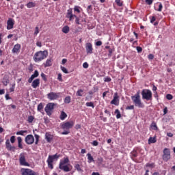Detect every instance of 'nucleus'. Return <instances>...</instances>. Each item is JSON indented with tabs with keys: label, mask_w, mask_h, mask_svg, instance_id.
Wrapping results in <instances>:
<instances>
[{
	"label": "nucleus",
	"mask_w": 175,
	"mask_h": 175,
	"mask_svg": "<svg viewBox=\"0 0 175 175\" xmlns=\"http://www.w3.org/2000/svg\"><path fill=\"white\" fill-rule=\"evenodd\" d=\"M47 57H49V51L47 50L38 51L34 54L33 59L34 62H42Z\"/></svg>",
	"instance_id": "obj_1"
},
{
	"label": "nucleus",
	"mask_w": 175,
	"mask_h": 175,
	"mask_svg": "<svg viewBox=\"0 0 175 175\" xmlns=\"http://www.w3.org/2000/svg\"><path fill=\"white\" fill-rule=\"evenodd\" d=\"M74 126L75 122L73 121L63 122L61 125V129L64 131L62 133V135H69L70 133L69 129H72Z\"/></svg>",
	"instance_id": "obj_2"
},
{
	"label": "nucleus",
	"mask_w": 175,
	"mask_h": 175,
	"mask_svg": "<svg viewBox=\"0 0 175 175\" xmlns=\"http://www.w3.org/2000/svg\"><path fill=\"white\" fill-rule=\"evenodd\" d=\"M131 100L136 107L140 109L144 107V105L142 103V98H140V92L138 91L134 96H131Z\"/></svg>",
	"instance_id": "obj_3"
},
{
	"label": "nucleus",
	"mask_w": 175,
	"mask_h": 175,
	"mask_svg": "<svg viewBox=\"0 0 175 175\" xmlns=\"http://www.w3.org/2000/svg\"><path fill=\"white\" fill-rule=\"evenodd\" d=\"M68 163L69 158L64 157L63 159L60 160L59 164V169H60V170H63V172H66V173H68V172H70V168L69 167V165H68Z\"/></svg>",
	"instance_id": "obj_4"
},
{
	"label": "nucleus",
	"mask_w": 175,
	"mask_h": 175,
	"mask_svg": "<svg viewBox=\"0 0 175 175\" xmlns=\"http://www.w3.org/2000/svg\"><path fill=\"white\" fill-rule=\"evenodd\" d=\"M59 158V155L55 154L54 155H49L48 159L46 160V163H48V167L53 170L54 169V165H53V162H54V159H58Z\"/></svg>",
	"instance_id": "obj_5"
},
{
	"label": "nucleus",
	"mask_w": 175,
	"mask_h": 175,
	"mask_svg": "<svg viewBox=\"0 0 175 175\" xmlns=\"http://www.w3.org/2000/svg\"><path fill=\"white\" fill-rule=\"evenodd\" d=\"M142 99L146 100H152V92L150 90L144 89L142 91Z\"/></svg>",
	"instance_id": "obj_6"
},
{
	"label": "nucleus",
	"mask_w": 175,
	"mask_h": 175,
	"mask_svg": "<svg viewBox=\"0 0 175 175\" xmlns=\"http://www.w3.org/2000/svg\"><path fill=\"white\" fill-rule=\"evenodd\" d=\"M54 106H55V103H49L44 108V111L46 115L49 117L53 114V111H54Z\"/></svg>",
	"instance_id": "obj_7"
},
{
	"label": "nucleus",
	"mask_w": 175,
	"mask_h": 175,
	"mask_svg": "<svg viewBox=\"0 0 175 175\" xmlns=\"http://www.w3.org/2000/svg\"><path fill=\"white\" fill-rule=\"evenodd\" d=\"M22 175H39L38 172H36L29 168H22L21 170Z\"/></svg>",
	"instance_id": "obj_8"
},
{
	"label": "nucleus",
	"mask_w": 175,
	"mask_h": 175,
	"mask_svg": "<svg viewBox=\"0 0 175 175\" xmlns=\"http://www.w3.org/2000/svg\"><path fill=\"white\" fill-rule=\"evenodd\" d=\"M162 158L165 162H167L170 159V158H171L170 149H169L167 148H164V150L163 151Z\"/></svg>",
	"instance_id": "obj_9"
},
{
	"label": "nucleus",
	"mask_w": 175,
	"mask_h": 175,
	"mask_svg": "<svg viewBox=\"0 0 175 175\" xmlns=\"http://www.w3.org/2000/svg\"><path fill=\"white\" fill-rule=\"evenodd\" d=\"M19 163L21 166H28L29 167V164L27 162L25 159V153H21L19 155Z\"/></svg>",
	"instance_id": "obj_10"
},
{
	"label": "nucleus",
	"mask_w": 175,
	"mask_h": 175,
	"mask_svg": "<svg viewBox=\"0 0 175 175\" xmlns=\"http://www.w3.org/2000/svg\"><path fill=\"white\" fill-rule=\"evenodd\" d=\"M59 95H61V93L51 92L47 94V98L49 100H57L59 98Z\"/></svg>",
	"instance_id": "obj_11"
},
{
	"label": "nucleus",
	"mask_w": 175,
	"mask_h": 175,
	"mask_svg": "<svg viewBox=\"0 0 175 175\" xmlns=\"http://www.w3.org/2000/svg\"><path fill=\"white\" fill-rule=\"evenodd\" d=\"M25 142L28 145L33 144L35 143V137L32 135H28L25 137Z\"/></svg>",
	"instance_id": "obj_12"
},
{
	"label": "nucleus",
	"mask_w": 175,
	"mask_h": 175,
	"mask_svg": "<svg viewBox=\"0 0 175 175\" xmlns=\"http://www.w3.org/2000/svg\"><path fill=\"white\" fill-rule=\"evenodd\" d=\"M111 105H114L115 106L120 105V96H118V93H114L113 98L111 101Z\"/></svg>",
	"instance_id": "obj_13"
},
{
	"label": "nucleus",
	"mask_w": 175,
	"mask_h": 175,
	"mask_svg": "<svg viewBox=\"0 0 175 175\" xmlns=\"http://www.w3.org/2000/svg\"><path fill=\"white\" fill-rule=\"evenodd\" d=\"M20 50H21V44H16L12 50V54H20Z\"/></svg>",
	"instance_id": "obj_14"
},
{
	"label": "nucleus",
	"mask_w": 175,
	"mask_h": 175,
	"mask_svg": "<svg viewBox=\"0 0 175 175\" xmlns=\"http://www.w3.org/2000/svg\"><path fill=\"white\" fill-rule=\"evenodd\" d=\"M5 147L8 151H12L13 152L16 151L15 146H12V144H10V141L9 139H7L5 142Z\"/></svg>",
	"instance_id": "obj_15"
},
{
	"label": "nucleus",
	"mask_w": 175,
	"mask_h": 175,
	"mask_svg": "<svg viewBox=\"0 0 175 175\" xmlns=\"http://www.w3.org/2000/svg\"><path fill=\"white\" fill-rule=\"evenodd\" d=\"M85 49L87 54H92L94 53V48L92 47V44L90 42L86 43Z\"/></svg>",
	"instance_id": "obj_16"
},
{
	"label": "nucleus",
	"mask_w": 175,
	"mask_h": 175,
	"mask_svg": "<svg viewBox=\"0 0 175 175\" xmlns=\"http://www.w3.org/2000/svg\"><path fill=\"white\" fill-rule=\"evenodd\" d=\"M53 139H54V136L51 135V133L49 132L45 133V140H46L47 143H51V142H53Z\"/></svg>",
	"instance_id": "obj_17"
},
{
	"label": "nucleus",
	"mask_w": 175,
	"mask_h": 175,
	"mask_svg": "<svg viewBox=\"0 0 175 175\" xmlns=\"http://www.w3.org/2000/svg\"><path fill=\"white\" fill-rule=\"evenodd\" d=\"M14 25V22L13 21V19L9 18L7 21V29L10 30L12 29Z\"/></svg>",
	"instance_id": "obj_18"
},
{
	"label": "nucleus",
	"mask_w": 175,
	"mask_h": 175,
	"mask_svg": "<svg viewBox=\"0 0 175 175\" xmlns=\"http://www.w3.org/2000/svg\"><path fill=\"white\" fill-rule=\"evenodd\" d=\"M39 76V72L38 70H36L34 71V73L29 78L28 83H32L33 81V79H36V77H38Z\"/></svg>",
	"instance_id": "obj_19"
},
{
	"label": "nucleus",
	"mask_w": 175,
	"mask_h": 175,
	"mask_svg": "<svg viewBox=\"0 0 175 175\" xmlns=\"http://www.w3.org/2000/svg\"><path fill=\"white\" fill-rule=\"evenodd\" d=\"M40 85V79H36L32 81L31 87L33 88H38Z\"/></svg>",
	"instance_id": "obj_20"
},
{
	"label": "nucleus",
	"mask_w": 175,
	"mask_h": 175,
	"mask_svg": "<svg viewBox=\"0 0 175 175\" xmlns=\"http://www.w3.org/2000/svg\"><path fill=\"white\" fill-rule=\"evenodd\" d=\"M17 140H18V148H21V150H23V148H24V147L23 146V138H21V137H18Z\"/></svg>",
	"instance_id": "obj_21"
},
{
	"label": "nucleus",
	"mask_w": 175,
	"mask_h": 175,
	"mask_svg": "<svg viewBox=\"0 0 175 175\" xmlns=\"http://www.w3.org/2000/svg\"><path fill=\"white\" fill-rule=\"evenodd\" d=\"M147 167H150V169H154V167H155V163H146L144 166V169H147Z\"/></svg>",
	"instance_id": "obj_22"
},
{
	"label": "nucleus",
	"mask_w": 175,
	"mask_h": 175,
	"mask_svg": "<svg viewBox=\"0 0 175 175\" xmlns=\"http://www.w3.org/2000/svg\"><path fill=\"white\" fill-rule=\"evenodd\" d=\"M51 65H53L51 59H46V62L44 64V68H48L49 66H51Z\"/></svg>",
	"instance_id": "obj_23"
},
{
	"label": "nucleus",
	"mask_w": 175,
	"mask_h": 175,
	"mask_svg": "<svg viewBox=\"0 0 175 175\" xmlns=\"http://www.w3.org/2000/svg\"><path fill=\"white\" fill-rule=\"evenodd\" d=\"M66 117H68V114H66V113H65V111H62L60 113L59 119L62 121H64V120H65V118H66Z\"/></svg>",
	"instance_id": "obj_24"
},
{
	"label": "nucleus",
	"mask_w": 175,
	"mask_h": 175,
	"mask_svg": "<svg viewBox=\"0 0 175 175\" xmlns=\"http://www.w3.org/2000/svg\"><path fill=\"white\" fill-rule=\"evenodd\" d=\"M62 31L63 33H69V31H70V28L69 27V26L66 25L63 27Z\"/></svg>",
	"instance_id": "obj_25"
},
{
	"label": "nucleus",
	"mask_w": 175,
	"mask_h": 175,
	"mask_svg": "<svg viewBox=\"0 0 175 175\" xmlns=\"http://www.w3.org/2000/svg\"><path fill=\"white\" fill-rule=\"evenodd\" d=\"M88 159L89 163H91V162H94V157L91 155V153H88L87 154Z\"/></svg>",
	"instance_id": "obj_26"
},
{
	"label": "nucleus",
	"mask_w": 175,
	"mask_h": 175,
	"mask_svg": "<svg viewBox=\"0 0 175 175\" xmlns=\"http://www.w3.org/2000/svg\"><path fill=\"white\" fill-rule=\"evenodd\" d=\"M154 143H157V139L155 137H150L148 139V144H154Z\"/></svg>",
	"instance_id": "obj_27"
},
{
	"label": "nucleus",
	"mask_w": 175,
	"mask_h": 175,
	"mask_svg": "<svg viewBox=\"0 0 175 175\" xmlns=\"http://www.w3.org/2000/svg\"><path fill=\"white\" fill-rule=\"evenodd\" d=\"M150 126L153 131H158V126H157V123L155 122H152Z\"/></svg>",
	"instance_id": "obj_28"
},
{
	"label": "nucleus",
	"mask_w": 175,
	"mask_h": 175,
	"mask_svg": "<svg viewBox=\"0 0 175 175\" xmlns=\"http://www.w3.org/2000/svg\"><path fill=\"white\" fill-rule=\"evenodd\" d=\"M131 158L133 159V158H136L137 157V151L136 150H133L131 152Z\"/></svg>",
	"instance_id": "obj_29"
},
{
	"label": "nucleus",
	"mask_w": 175,
	"mask_h": 175,
	"mask_svg": "<svg viewBox=\"0 0 175 175\" xmlns=\"http://www.w3.org/2000/svg\"><path fill=\"white\" fill-rule=\"evenodd\" d=\"M71 98L70 96H66L64 98V103L69 104L70 103Z\"/></svg>",
	"instance_id": "obj_30"
},
{
	"label": "nucleus",
	"mask_w": 175,
	"mask_h": 175,
	"mask_svg": "<svg viewBox=\"0 0 175 175\" xmlns=\"http://www.w3.org/2000/svg\"><path fill=\"white\" fill-rule=\"evenodd\" d=\"M115 114H116V118L118 120L121 118V112H120L119 109H116Z\"/></svg>",
	"instance_id": "obj_31"
},
{
	"label": "nucleus",
	"mask_w": 175,
	"mask_h": 175,
	"mask_svg": "<svg viewBox=\"0 0 175 175\" xmlns=\"http://www.w3.org/2000/svg\"><path fill=\"white\" fill-rule=\"evenodd\" d=\"M33 120H35V118L33 116H29L27 118V122L29 124H32V122H33Z\"/></svg>",
	"instance_id": "obj_32"
},
{
	"label": "nucleus",
	"mask_w": 175,
	"mask_h": 175,
	"mask_svg": "<svg viewBox=\"0 0 175 175\" xmlns=\"http://www.w3.org/2000/svg\"><path fill=\"white\" fill-rule=\"evenodd\" d=\"M83 92H84L83 90L81 89L78 90L76 93L77 96H83Z\"/></svg>",
	"instance_id": "obj_33"
},
{
	"label": "nucleus",
	"mask_w": 175,
	"mask_h": 175,
	"mask_svg": "<svg viewBox=\"0 0 175 175\" xmlns=\"http://www.w3.org/2000/svg\"><path fill=\"white\" fill-rule=\"evenodd\" d=\"M43 107H44V106L43 105V103H40L37 107L38 111H42V110H43Z\"/></svg>",
	"instance_id": "obj_34"
},
{
	"label": "nucleus",
	"mask_w": 175,
	"mask_h": 175,
	"mask_svg": "<svg viewBox=\"0 0 175 175\" xmlns=\"http://www.w3.org/2000/svg\"><path fill=\"white\" fill-rule=\"evenodd\" d=\"M85 105L87 107H92V109L95 108V105H94V103L92 102H88Z\"/></svg>",
	"instance_id": "obj_35"
},
{
	"label": "nucleus",
	"mask_w": 175,
	"mask_h": 175,
	"mask_svg": "<svg viewBox=\"0 0 175 175\" xmlns=\"http://www.w3.org/2000/svg\"><path fill=\"white\" fill-rule=\"evenodd\" d=\"M27 7L29 9H31V8H35V3H33V2H29V3L27 4Z\"/></svg>",
	"instance_id": "obj_36"
},
{
	"label": "nucleus",
	"mask_w": 175,
	"mask_h": 175,
	"mask_svg": "<svg viewBox=\"0 0 175 175\" xmlns=\"http://www.w3.org/2000/svg\"><path fill=\"white\" fill-rule=\"evenodd\" d=\"M35 138H36V142H35V144H39V139H40V136H39V135L38 134H35L34 135Z\"/></svg>",
	"instance_id": "obj_37"
},
{
	"label": "nucleus",
	"mask_w": 175,
	"mask_h": 175,
	"mask_svg": "<svg viewBox=\"0 0 175 175\" xmlns=\"http://www.w3.org/2000/svg\"><path fill=\"white\" fill-rule=\"evenodd\" d=\"M115 2L116 5H118L119 7H121L124 5L123 2L121 0H115Z\"/></svg>",
	"instance_id": "obj_38"
},
{
	"label": "nucleus",
	"mask_w": 175,
	"mask_h": 175,
	"mask_svg": "<svg viewBox=\"0 0 175 175\" xmlns=\"http://www.w3.org/2000/svg\"><path fill=\"white\" fill-rule=\"evenodd\" d=\"M16 88V83L12 84V87L10 88V92H14V89Z\"/></svg>",
	"instance_id": "obj_39"
},
{
	"label": "nucleus",
	"mask_w": 175,
	"mask_h": 175,
	"mask_svg": "<svg viewBox=\"0 0 175 175\" xmlns=\"http://www.w3.org/2000/svg\"><path fill=\"white\" fill-rule=\"evenodd\" d=\"M60 69H61V70H62V72L64 73H66V74L69 73V72L68 71V69H66V68H65V67H64L62 66H60Z\"/></svg>",
	"instance_id": "obj_40"
},
{
	"label": "nucleus",
	"mask_w": 175,
	"mask_h": 175,
	"mask_svg": "<svg viewBox=\"0 0 175 175\" xmlns=\"http://www.w3.org/2000/svg\"><path fill=\"white\" fill-rule=\"evenodd\" d=\"M74 17L75 18L76 24H77L78 25H80V18L76 15H74Z\"/></svg>",
	"instance_id": "obj_41"
},
{
	"label": "nucleus",
	"mask_w": 175,
	"mask_h": 175,
	"mask_svg": "<svg viewBox=\"0 0 175 175\" xmlns=\"http://www.w3.org/2000/svg\"><path fill=\"white\" fill-rule=\"evenodd\" d=\"M24 133H27V131H20L16 132V135H21V136H24Z\"/></svg>",
	"instance_id": "obj_42"
},
{
	"label": "nucleus",
	"mask_w": 175,
	"mask_h": 175,
	"mask_svg": "<svg viewBox=\"0 0 175 175\" xmlns=\"http://www.w3.org/2000/svg\"><path fill=\"white\" fill-rule=\"evenodd\" d=\"M75 168L78 171V172H81V167H80V164H76L75 165Z\"/></svg>",
	"instance_id": "obj_43"
},
{
	"label": "nucleus",
	"mask_w": 175,
	"mask_h": 175,
	"mask_svg": "<svg viewBox=\"0 0 175 175\" xmlns=\"http://www.w3.org/2000/svg\"><path fill=\"white\" fill-rule=\"evenodd\" d=\"M88 13H92V5H88L87 8Z\"/></svg>",
	"instance_id": "obj_44"
},
{
	"label": "nucleus",
	"mask_w": 175,
	"mask_h": 175,
	"mask_svg": "<svg viewBox=\"0 0 175 175\" xmlns=\"http://www.w3.org/2000/svg\"><path fill=\"white\" fill-rule=\"evenodd\" d=\"M126 110H135V105L127 106Z\"/></svg>",
	"instance_id": "obj_45"
},
{
	"label": "nucleus",
	"mask_w": 175,
	"mask_h": 175,
	"mask_svg": "<svg viewBox=\"0 0 175 175\" xmlns=\"http://www.w3.org/2000/svg\"><path fill=\"white\" fill-rule=\"evenodd\" d=\"M166 98L168 100H172V99H173V95L170 94H167L166 95Z\"/></svg>",
	"instance_id": "obj_46"
},
{
	"label": "nucleus",
	"mask_w": 175,
	"mask_h": 175,
	"mask_svg": "<svg viewBox=\"0 0 175 175\" xmlns=\"http://www.w3.org/2000/svg\"><path fill=\"white\" fill-rule=\"evenodd\" d=\"M10 142L11 143L13 144L15 143L16 142V136L14 135H12L11 137H10Z\"/></svg>",
	"instance_id": "obj_47"
},
{
	"label": "nucleus",
	"mask_w": 175,
	"mask_h": 175,
	"mask_svg": "<svg viewBox=\"0 0 175 175\" xmlns=\"http://www.w3.org/2000/svg\"><path fill=\"white\" fill-rule=\"evenodd\" d=\"M104 81L105 83H110V81H111V78L107 77L104 79Z\"/></svg>",
	"instance_id": "obj_48"
},
{
	"label": "nucleus",
	"mask_w": 175,
	"mask_h": 175,
	"mask_svg": "<svg viewBox=\"0 0 175 175\" xmlns=\"http://www.w3.org/2000/svg\"><path fill=\"white\" fill-rule=\"evenodd\" d=\"M41 77L42 79V80H44V81H47V77H46V75H44V73H41Z\"/></svg>",
	"instance_id": "obj_49"
},
{
	"label": "nucleus",
	"mask_w": 175,
	"mask_h": 175,
	"mask_svg": "<svg viewBox=\"0 0 175 175\" xmlns=\"http://www.w3.org/2000/svg\"><path fill=\"white\" fill-rule=\"evenodd\" d=\"M150 19L151 24H154V22L157 20V18H155V16H152L150 17Z\"/></svg>",
	"instance_id": "obj_50"
},
{
	"label": "nucleus",
	"mask_w": 175,
	"mask_h": 175,
	"mask_svg": "<svg viewBox=\"0 0 175 175\" xmlns=\"http://www.w3.org/2000/svg\"><path fill=\"white\" fill-rule=\"evenodd\" d=\"M145 2L147 5H152L154 0H146Z\"/></svg>",
	"instance_id": "obj_51"
},
{
	"label": "nucleus",
	"mask_w": 175,
	"mask_h": 175,
	"mask_svg": "<svg viewBox=\"0 0 175 175\" xmlns=\"http://www.w3.org/2000/svg\"><path fill=\"white\" fill-rule=\"evenodd\" d=\"M70 16H74L72 12V10H68L67 13V17H70Z\"/></svg>",
	"instance_id": "obj_52"
},
{
	"label": "nucleus",
	"mask_w": 175,
	"mask_h": 175,
	"mask_svg": "<svg viewBox=\"0 0 175 175\" xmlns=\"http://www.w3.org/2000/svg\"><path fill=\"white\" fill-rule=\"evenodd\" d=\"M74 10H75V12H77V13H80V7H79V6H75V7L74 8Z\"/></svg>",
	"instance_id": "obj_53"
},
{
	"label": "nucleus",
	"mask_w": 175,
	"mask_h": 175,
	"mask_svg": "<svg viewBox=\"0 0 175 175\" xmlns=\"http://www.w3.org/2000/svg\"><path fill=\"white\" fill-rule=\"evenodd\" d=\"M57 80H59V81H62V74H61V73L58 74Z\"/></svg>",
	"instance_id": "obj_54"
},
{
	"label": "nucleus",
	"mask_w": 175,
	"mask_h": 175,
	"mask_svg": "<svg viewBox=\"0 0 175 175\" xmlns=\"http://www.w3.org/2000/svg\"><path fill=\"white\" fill-rule=\"evenodd\" d=\"M39 33V27H36L35 31H34V35L36 36Z\"/></svg>",
	"instance_id": "obj_55"
},
{
	"label": "nucleus",
	"mask_w": 175,
	"mask_h": 175,
	"mask_svg": "<svg viewBox=\"0 0 175 175\" xmlns=\"http://www.w3.org/2000/svg\"><path fill=\"white\" fill-rule=\"evenodd\" d=\"M92 144V146H99V142H98V141H96V140H94V141H93Z\"/></svg>",
	"instance_id": "obj_56"
},
{
	"label": "nucleus",
	"mask_w": 175,
	"mask_h": 175,
	"mask_svg": "<svg viewBox=\"0 0 175 175\" xmlns=\"http://www.w3.org/2000/svg\"><path fill=\"white\" fill-rule=\"evenodd\" d=\"M137 53H142L143 51V49L141 46H137Z\"/></svg>",
	"instance_id": "obj_57"
},
{
	"label": "nucleus",
	"mask_w": 175,
	"mask_h": 175,
	"mask_svg": "<svg viewBox=\"0 0 175 175\" xmlns=\"http://www.w3.org/2000/svg\"><path fill=\"white\" fill-rule=\"evenodd\" d=\"M99 90V88H98L97 86H95L93 88V92L95 94V92H98V91Z\"/></svg>",
	"instance_id": "obj_58"
},
{
	"label": "nucleus",
	"mask_w": 175,
	"mask_h": 175,
	"mask_svg": "<svg viewBox=\"0 0 175 175\" xmlns=\"http://www.w3.org/2000/svg\"><path fill=\"white\" fill-rule=\"evenodd\" d=\"M88 66H89L88 63L85 62L83 64V68H84L85 69H88Z\"/></svg>",
	"instance_id": "obj_59"
},
{
	"label": "nucleus",
	"mask_w": 175,
	"mask_h": 175,
	"mask_svg": "<svg viewBox=\"0 0 175 175\" xmlns=\"http://www.w3.org/2000/svg\"><path fill=\"white\" fill-rule=\"evenodd\" d=\"M148 59H154V55H152V54H149L148 55Z\"/></svg>",
	"instance_id": "obj_60"
},
{
	"label": "nucleus",
	"mask_w": 175,
	"mask_h": 175,
	"mask_svg": "<svg viewBox=\"0 0 175 175\" xmlns=\"http://www.w3.org/2000/svg\"><path fill=\"white\" fill-rule=\"evenodd\" d=\"M163 8V6L162 5V4H159V8H158V12H162Z\"/></svg>",
	"instance_id": "obj_61"
},
{
	"label": "nucleus",
	"mask_w": 175,
	"mask_h": 175,
	"mask_svg": "<svg viewBox=\"0 0 175 175\" xmlns=\"http://www.w3.org/2000/svg\"><path fill=\"white\" fill-rule=\"evenodd\" d=\"M96 46H102V41H97L96 42Z\"/></svg>",
	"instance_id": "obj_62"
},
{
	"label": "nucleus",
	"mask_w": 175,
	"mask_h": 175,
	"mask_svg": "<svg viewBox=\"0 0 175 175\" xmlns=\"http://www.w3.org/2000/svg\"><path fill=\"white\" fill-rule=\"evenodd\" d=\"M36 46H38V47H42V42L38 41V42H36Z\"/></svg>",
	"instance_id": "obj_63"
},
{
	"label": "nucleus",
	"mask_w": 175,
	"mask_h": 175,
	"mask_svg": "<svg viewBox=\"0 0 175 175\" xmlns=\"http://www.w3.org/2000/svg\"><path fill=\"white\" fill-rule=\"evenodd\" d=\"M163 113H164V114H167V107H165L163 109Z\"/></svg>",
	"instance_id": "obj_64"
}]
</instances>
